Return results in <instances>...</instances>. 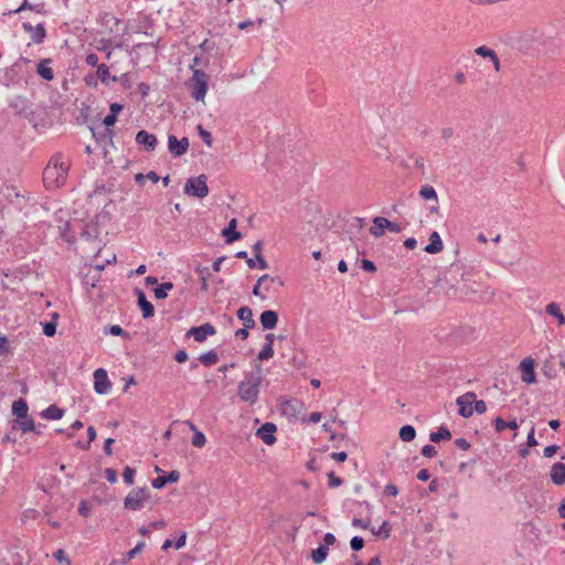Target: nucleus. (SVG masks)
I'll use <instances>...</instances> for the list:
<instances>
[{
	"mask_svg": "<svg viewBox=\"0 0 565 565\" xmlns=\"http://www.w3.org/2000/svg\"><path fill=\"white\" fill-rule=\"evenodd\" d=\"M387 218L382 216H376L373 218V225L370 228V234L374 237H381L384 234V231L387 230L385 224L387 223Z\"/></svg>",
	"mask_w": 565,
	"mask_h": 565,
	"instance_id": "412c9836",
	"label": "nucleus"
},
{
	"mask_svg": "<svg viewBox=\"0 0 565 565\" xmlns=\"http://www.w3.org/2000/svg\"><path fill=\"white\" fill-rule=\"evenodd\" d=\"M237 318L243 321V324L246 327V329H253L256 324L253 318V311L247 306H244L237 310Z\"/></svg>",
	"mask_w": 565,
	"mask_h": 565,
	"instance_id": "6ab92c4d",
	"label": "nucleus"
},
{
	"mask_svg": "<svg viewBox=\"0 0 565 565\" xmlns=\"http://www.w3.org/2000/svg\"><path fill=\"white\" fill-rule=\"evenodd\" d=\"M557 450H558V446H556V445L547 446L544 448V456L546 458H551L552 456H554L556 454Z\"/></svg>",
	"mask_w": 565,
	"mask_h": 565,
	"instance_id": "052dcab7",
	"label": "nucleus"
},
{
	"mask_svg": "<svg viewBox=\"0 0 565 565\" xmlns=\"http://www.w3.org/2000/svg\"><path fill=\"white\" fill-rule=\"evenodd\" d=\"M63 415L64 411L55 405H51L42 412V416L46 419H60Z\"/></svg>",
	"mask_w": 565,
	"mask_h": 565,
	"instance_id": "cd10ccee",
	"label": "nucleus"
},
{
	"mask_svg": "<svg viewBox=\"0 0 565 565\" xmlns=\"http://www.w3.org/2000/svg\"><path fill=\"white\" fill-rule=\"evenodd\" d=\"M136 142L142 146L146 151H153L157 147V137L146 130H139L136 135Z\"/></svg>",
	"mask_w": 565,
	"mask_h": 565,
	"instance_id": "ddd939ff",
	"label": "nucleus"
},
{
	"mask_svg": "<svg viewBox=\"0 0 565 565\" xmlns=\"http://www.w3.org/2000/svg\"><path fill=\"white\" fill-rule=\"evenodd\" d=\"M545 312L556 318L558 326L565 324V316L562 313L558 303L551 302L545 307Z\"/></svg>",
	"mask_w": 565,
	"mask_h": 565,
	"instance_id": "b1692460",
	"label": "nucleus"
},
{
	"mask_svg": "<svg viewBox=\"0 0 565 565\" xmlns=\"http://www.w3.org/2000/svg\"><path fill=\"white\" fill-rule=\"evenodd\" d=\"M172 288V282H163L153 290L154 297L157 299H166L168 297V291L171 290Z\"/></svg>",
	"mask_w": 565,
	"mask_h": 565,
	"instance_id": "473e14b6",
	"label": "nucleus"
},
{
	"mask_svg": "<svg viewBox=\"0 0 565 565\" xmlns=\"http://www.w3.org/2000/svg\"><path fill=\"white\" fill-rule=\"evenodd\" d=\"M56 332V324L53 321L45 322L43 324V333L46 337H53Z\"/></svg>",
	"mask_w": 565,
	"mask_h": 565,
	"instance_id": "79ce46f5",
	"label": "nucleus"
},
{
	"mask_svg": "<svg viewBox=\"0 0 565 565\" xmlns=\"http://www.w3.org/2000/svg\"><path fill=\"white\" fill-rule=\"evenodd\" d=\"M384 493L391 497H396L398 493V489L393 483H387L384 488Z\"/></svg>",
	"mask_w": 565,
	"mask_h": 565,
	"instance_id": "6e6d98bb",
	"label": "nucleus"
},
{
	"mask_svg": "<svg viewBox=\"0 0 565 565\" xmlns=\"http://www.w3.org/2000/svg\"><path fill=\"white\" fill-rule=\"evenodd\" d=\"M273 355H274L273 347H270V344H264L263 349L258 353V360H262V361L268 360V359L273 358Z\"/></svg>",
	"mask_w": 565,
	"mask_h": 565,
	"instance_id": "58836bf2",
	"label": "nucleus"
},
{
	"mask_svg": "<svg viewBox=\"0 0 565 565\" xmlns=\"http://www.w3.org/2000/svg\"><path fill=\"white\" fill-rule=\"evenodd\" d=\"M437 454V450L434 446L431 445H425L423 448H422V455L426 458H431L434 457L435 455Z\"/></svg>",
	"mask_w": 565,
	"mask_h": 565,
	"instance_id": "09e8293b",
	"label": "nucleus"
},
{
	"mask_svg": "<svg viewBox=\"0 0 565 565\" xmlns=\"http://www.w3.org/2000/svg\"><path fill=\"white\" fill-rule=\"evenodd\" d=\"M419 195L425 200H435L436 202L438 201L437 193H436L435 189L430 185L422 186V189L419 191Z\"/></svg>",
	"mask_w": 565,
	"mask_h": 565,
	"instance_id": "72a5a7b5",
	"label": "nucleus"
},
{
	"mask_svg": "<svg viewBox=\"0 0 565 565\" xmlns=\"http://www.w3.org/2000/svg\"><path fill=\"white\" fill-rule=\"evenodd\" d=\"M71 162L63 154L55 153L43 171V182L46 188H60L67 178Z\"/></svg>",
	"mask_w": 565,
	"mask_h": 565,
	"instance_id": "f257e3e1",
	"label": "nucleus"
},
{
	"mask_svg": "<svg viewBox=\"0 0 565 565\" xmlns=\"http://www.w3.org/2000/svg\"><path fill=\"white\" fill-rule=\"evenodd\" d=\"M330 457H331L333 460H337V461H339V462H343V461H345V460H347L348 455H347V452H344V451H340V452H332V454L330 455Z\"/></svg>",
	"mask_w": 565,
	"mask_h": 565,
	"instance_id": "680f3d73",
	"label": "nucleus"
},
{
	"mask_svg": "<svg viewBox=\"0 0 565 565\" xmlns=\"http://www.w3.org/2000/svg\"><path fill=\"white\" fill-rule=\"evenodd\" d=\"M42 8H43V4H35V6H33V4H30L28 2V0H24L23 3L18 9L9 11L8 14L19 13V12H21L23 10H26V9L33 10V11H36V12H41Z\"/></svg>",
	"mask_w": 565,
	"mask_h": 565,
	"instance_id": "f704fd0d",
	"label": "nucleus"
},
{
	"mask_svg": "<svg viewBox=\"0 0 565 565\" xmlns=\"http://www.w3.org/2000/svg\"><path fill=\"white\" fill-rule=\"evenodd\" d=\"M457 405L459 406V414L468 418L473 414V402H476V394L473 392H467L466 394L457 398Z\"/></svg>",
	"mask_w": 565,
	"mask_h": 565,
	"instance_id": "0eeeda50",
	"label": "nucleus"
},
{
	"mask_svg": "<svg viewBox=\"0 0 565 565\" xmlns=\"http://www.w3.org/2000/svg\"><path fill=\"white\" fill-rule=\"evenodd\" d=\"M184 193L189 196H196L203 199L209 194L206 184V175L201 174L196 178H190L184 184Z\"/></svg>",
	"mask_w": 565,
	"mask_h": 565,
	"instance_id": "39448f33",
	"label": "nucleus"
},
{
	"mask_svg": "<svg viewBox=\"0 0 565 565\" xmlns=\"http://www.w3.org/2000/svg\"><path fill=\"white\" fill-rule=\"evenodd\" d=\"M329 487L335 488L340 487L343 483V480L334 475V472L328 473Z\"/></svg>",
	"mask_w": 565,
	"mask_h": 565,
	"instance_id": "49530a36",
	"label": "nucleus"
},
{
	"mask_svg": "<svg viewBox=\"0 0 565 565\" xmlns=\"http://www.w3.org/2000/svg\"><path fill=\"white\" fill-rule=\"evenodd\" d=\"M28 404L24 399L14 401L12 404V413L17 415L18 419L25 418L28 416Z\"/></svg>",
	"mask_w": 565,
	"mask_h": 565,
	"instance_id": "a878e982",
	"label": "nucleus"
},
{
	"mask_svg": "<svg viewBox=\"0 0 565 565\" xmlns=\"http://www.w3.org/2000/svg\"><path fill=\"white\" fill-rule=\"evenodd\" d=\"M137 297H138V306L142 310V317L145 319L151 318L154 315V309L151 302L147 300V297L145 292L140 289L136 290Z\"/></svg>",
	"mask_w": 565,
	"mask_h": 565,
	"instance_id": "2eb2a0df",
	"label": "nucleus"
},
{
	"mask_svg": "<svg viewBox=\"0 0 565 565\" xmlns=\"http://www.w3.org/2000/svg\"><path fill=\"white\" fill-rule=\"evenodd\" d=\"M362 268L366 271L374 273L376 270V267L373 262L369 259L362 260Z\"/></svg>",
	"mask_w": 565,
	"mask_h": 565,
	"instance_id": "13d9d810",
	"label": "nucleus"
},
{
	"mask_svg": "<svg viewBox=\"0 0 565 565\" xmlns=\"http://www.w3.org/2000/svg\"><path fill=\"white\" fill-rule=\"evenodd\" d=\"M105 333H110L113 335H124L125 338H129V335L124 331L120 326H110L105 329Z\"/></svg>",
	"mask_w": 565,
	"mask_h": 565,
	"instance_id": "a19ab883",
	"label": "nucleus"
},
{
	"mask_svg": "<svg viewBox=\"0 0 565 565\" xmlns=\"http://www.w3.org/2000/svg\"><path fill=\"white\" fill-rule=\"evenodd\" d=\"M455 445L462 449V450H468L470 448V444L467 439L465 438H458L455 440Z\"/></svg>",
	"mask_w": 565,
	"mask_h": 565,
	"instance_id": "4d7b16f0",
	"label": "nucleus"
},
{
	"mask_svg": "<svg viewBox=\"0 0 565 565\" xmlns=\"http://www.w3.org/2000/svg\"><path fill=\"white\" fill-rule=\"evenodd\" d=\"M444 248L443 241L437 232H433L429 236V244L425 246L424 250L428 254L440 253Z\"/></svg>",
	"mask_w": 565,
	"mask_h": 565,
	"instance_id": "a211bd4d",
	"label": "nucleus"
},
{
	"mask_svg": "<svg viewBox=\"0 0 565 565\" xmlns=\"http://www.w3.org/2000/svg\"><path fill=\"white\" fill-rule=\"evenodd\" d=\"M90 510H92V508L86 500H82L79 502L78 513L81 515L87 518L90 514Z\"/></svg>",
	"mask_w": 565,
	"mask_h": 565,
	"instance_id": "c03bdc74",
	"label": "nucleus"
},
{
	"mask_svg": "<svg viewBox=\"0 0 565 565\" xmlns=\"http://www.w3.org/2000/svg\"><path fill=\"white\" fill-rule=\"evenodd\" d=\"M495 430L498 433L503 431L505 428L518 429V424L515 420L504 422L501 417H497L494 420Z\"/></svg>",
	"mask_w": 565,
	"mask_h": 565,
	"instance_id": "7c9ffc66",
	"label": "nucleus"
},
{
	"mask_svg": "<svg viewBox=\"0 0 565 565\" xmlns=\"http://www.w3.org/2000/svg\"><path fill=\"white\" fill-rule=\"evenodd\" d=\"M50 62L51 60L45 58L41 61L36 67L38 74L45 81H52L54 78L53 70L47 66Z\"/></svg>",
	"mask_w": 565,
	"mask_h": 565,
	"instance_id": "393cba45",
	"label": "nucleus"
},
{
	"mask_svg": "<svg viewBox=\"0 0 565 565\" xmlns=\"http://www.w3.org/2000/svg\"><path fill=\"white\" fill-rule=\"evenodd\" d=\"M199 361L204 364L205 366H211V365H214L217 363L218 361V355L215 351L211 350L206 353H202L200 356H199Z\"/></svg>",
	"mask_w": 565,
	"mask_h": 565,
	"instance_id": "c85d7f7f",
	"label": "nucleus"
},
{
	"mask_svg": "<svg viewBox=\"0 0 565 565\" xmlns=\"http://www.w3.org/2000/svg\"><path fill=\"white\" fill-rule=\"evenodd\" d=\"M192 97L203 102L207 92V75L201 70H194L189 81Z\"/></svg>",
	"mask_w": 565,
	"mask_h": 565,
	"instance_id": "7ed1b4c3",
	"label": "nucleus"
},
{
	"mask_svg": "<svg viewBox=\"0 0 565 565\" xmlns=\"http://www.w3.org/2000/svg\"><path fill=\"white\" fill-rule=\"evenodd\" d=\"M350 545L353 551H360L364 546V540L360 536H354L351 539Z\"/></svg>",
	"mask_w": 565,
	"mask_h": 565,
	"instance_id": "a18cd8bd",
	"label": "nucleus"
},
{
	"mask_svg": "<svg viewBox=\"0 0 565 565\" xmlns=\"http://www.w3.org/2000/svg\"><path fill=\"white\" fill-rule=\"evenodd\" d=\"M450 438H451V433L445 426L439 427L437 431H434L429 435V439L433 443H439L441 440H449Z\"/></svg>",
	"mask_w": 565,
	"mask_h": 565,
	"instance_id": "bb28decb",
	"label": "nucleus"
},
{
	"mask_svg": "<svg viewBox=\"0 0 565 565\" xmlns=\"http://www.w3.org/2000/svg\"><path fill=\"white\" fill-rule=\"evenodd\" d=\"M145 546L143 542H139L132 550L127 553V558L124 562L130 561L136 554H138L141 548Z\"/></svg>",
	"mask_w": 565,
	"mask_h": 565,
	"instance_id": "3c124183",
	"label": "nucleus"
},
{
	"mask_svg": "<svg viewBox=\"0 0 565 565\" xmlns=\"http://www.w3.org/2000/svg\"><path fill=\"white\" fill-rule=\"evenodd\" d=\"M327 555H328V547L320 545L318 548H316L311 552V559L315 563L320 564L326 559Z\"/></svg>",
	"mask_w": 565,
	"mask_h": 565,
	"instance_id": "2f4dec72",
	"label": "nucleus"
},
{
	"mask_svg": "<svg viewBox=\"0 0 565 565\" xmlns=\"http://www.w3.org/2000/svg\"><path fill=\"white\" fill-rule=\"evenodd\" d=\"M237 221L236 218H232L228 222L227 227H225L222 232V235L225 237V242L231 244L241 238V233L236 231Z\"/></svg>",
	"mask_w": 565,
	"mask_h": 565,
	"instance_id": "f3484780",
	"label": "nucleus"
},
{
	"mask_svg": "<svg viewBox=\"0 0 565 565\" xmlns=\"http://www.w3.org/2000/svg\"><path fill=\"white\" fill-rule=\"evenodd\" d=\"M105 477L110 483H115L117 481V472L113 468H107L105 470Z\"/></svg>",
	"mask_w": 565,
	"mask_h": 565,
	"instance_id": "5fc2aeb1",
	"label": "nucleus"
},
{
	"mask_svg": "<svg viewBox=\"0 0 565 565\" xmlns=\"http://www.w3.org/2000/svg\"><path fill=\"white\" fill-rule=\"evenodd\" d=\"M168 483L166 476H159L152 480V487L154 489H161Z\"/></svg>",
	"mask_w": 565,
	"mask_h": 565,
	"instance_id": "603ef678",
	"label": "nucleus"
},
{
	"mask_svg": "<svg viewBox=\"0 0 565 565\" xmlns=\"http://www.w3.org/2000/svg\"><path fill=\"white\" fill-rule=\"evenodd\" d=\"M264 282L277 284L279 287L284 286V281L279 277H273L267 274L260 276L253 287V295L262 300L266 299V295L260 289Z\"/></svg>",
	"mask_w": 565,
	"mask_h": 565,
	"instance_id": "f8f14e48",
	"label": "nucleus"
},
{
	"mask_svg": "<svg viewBox=\"0 0 565 565\" xmlns=\"http://www.w3.org/2000/svg\"><path fill=\"white\" fill-rule=\"evenodd\" d=\"M461 277L463 280L461 287H459L455 284H451L450 280H448V279L445 280V284L443 285V289H444L445 295L448 298H461L463 296H467L470 292H476V290H473L466 284V280L463 279V275H461Z\"/></svg>",
	"mask_w": 565,
	"mask_h": 565,
	"instance_id": "423d86ee",
	"label": "nucleus"
},
{
	"mask_svg": "<svg viewBox=\"0 0 565 565\" xmlns=\"http://www.w3.org/2000/svg\"><path fill=\"white\" fill-rule=\"evenodd\" d=\"M259 321H260L262 327L265 330H271V329L276 328V326H277L278 315L274 310H265L260 315Z\"/></svg>",
	"mask_w": 565,
	"mask_h": 565,
	"instance_id": "dca6fc26",
	"label": "nucleus"
},
{
	"mask_svg": "<svg viewBox=\"0 0 565 565\" xmlns=\"http://www.w3.org/2000/svg\"><path fill=\"white\" fill-rule=\"evenodd\" d=\"M150 499V491L148 488L132 489L124 500V505L128 510H141L145 503Z\"/></svg>",
	"mask_w": 565,
	"mask_h": 565,
	"instance_id": "20e7f679",
	"label": "nucleus"
},
{
	"mask_svg": "<svg viewBox=\"0 0 565 565\" xmlns=\"http://www.w3.org/2000/svg\"><path fill=\"white\" fill-rule=\"evenodd\" d=\"M189 145V139L185 137L180 140L173 135L168 137V148L174 157L184 154L188 151Z\"/></svg>",
	"mask_w": 565,
	"mask_h": 565,
	"instance_id": "1a4fd4ad",
	"label": "nucleus"
},
{
	"mask_svg": "<svg viewBox=\"0 0 565 565\" xmlns=\"http://www.w3.org/2000/svg\"><path fill=\"white\" fill-rule=\"evenodd\" d=\"M34 30H35V33L32 35V40L35 43L40 44L43 42L44 38L46 36V31H45L43 24H41V23L38 24Z\"/></svg>",
	"mask_w": 565,
	"mask_h": 565,
	"instance_id": "c9c22d12",
	"label": "nucleus"
},
{
	"mask_svg": "<svg viewBox=\"0 0 565 565\" xmlns=\"http://www.w3.org/2000/svg\"><path fill=\"white\" fill-rule=\"evenodd\" d=\"M263 245H264L263 241H257V242L253 245L252 249H253V252H254L255 257H256V256H263V254H262Z\"/></svg>",
	"mask_w": 565,
	"mask_h": 565,
	"instance_id": "e2e57ef3",
	"label": "nucleus"
},
{
	"mask_svg": "<svg viewBox=\"0 0 565 565\" xmlns=\"http://www.w3.org/2000/svg\"><path fill=\"white\" fill-rule=\"evenodd\" d=\"M117 121V116L114 115V114H108L105 118H104V125L109 127V126H114L115 122Z\"/></svg>",
	"mask_w": 565,
	"mask_h": 565,
	"instance_id": "0e129e2a",
	"label": "nucleus"
},
{
	"mask_svg": "<svg viewBox=\"0 0 565 565\" xmlns=\"http://www.w3.org/2000/svg\"><path fill=\"white\" fill-rule=\"evenodd\" d=\"M520 369L522 371V381L526 384H533L536 381L535 372H534V360L531 358H525L521 364Z\"/></svg>",
	"mask_w": 565,
	"mask_h": 565,
	"instance_id": "4468645a",
	"label": "nucleus"
},
{
	"mask_svg": "<svg viewBox=\"0 0 565 565\" xmlns=\"http://www.w3.org/2000/svg\"><path fill=\"white\" fill-rule=\"evenodd\" d=\"M97 76L98 78L103 82V83H106L107 79L109 78V68L106 64H100L98 67H97Z\"/></svg>",
	"mask_w": 565,
	"mask_h": 565,
	"instance_id": "ea45409f",
	"label": "nucleus"
},
{
	"mask_svg": "<svg viewBox=\"0 0 565 565\" xmlns=\"http://www.w3.org/2000/svg\"><path fill=\"white\" fill-rule=\"evenodd\" d=\"M215 333V328L211 323L206 322L200 327H192L186 332V337H192L194 341L202 343L206 340L207 335H214Z\"/></svg>",
	"mask_w": 565,
	"mask_h": 565,
	"instance_id": "6e6552de",
	"label": "nucleus"
},
{
	"mask_svg": "<svg viewBox=\"0 0 565 565\" xmlns=\"http://www.w3.org/2000/svg\"><path fill=\"white\" fill-rule=\"evenodd\" d=\"M386 228L390 230L391 232H394V233H399L402 232V227L399 224L397 223H394V222H391V221H387V223L385 224Z\"/></svg>",
	"mask_w": 565,
	"mask_h": 565,
	"instance_id": "69168bd1",
	"label": "nucleus"
},
{
	"mask_svg": "<svg viewBox=\"0 0 565 565\" xmlns=\"http://www.w3.org/2000/svg\"><path fill=\"white\" fill-rule=\"evenodd\" d=\"M110 388L107 372L104 369H97L94 372V390L97 394H107Z\"/></svg>",
	"mask_w": 565,
	"mask_h": 565,
	"instance_id": "9d476101",
	"label": "nucleus"
},
{
	"mask_svg": "<svg viewBox=\"0 0 565 565\" xmlns=\"http://www.w3.org/2000/svg\"><path fill=\"white\" fill-rule=\"evenodd\" d=\"M174 359H175L177 362L183 363V362H185L188 360V353L184 350H179L175 353Z\"/></svg>",
	"mask_w": 565,
	"mask_h": 565,
	"instance_id": "338daca9",
	"label": "nucleus"
},
{
	"mask_svg": "<svg viewBox=\"0 0 565 565\" xmlns=\"http://www.w3.org/2000/svg\"><path fill=\"white\" fill-rule=\"evenodd\" d=\"M473 411H476L478 414H483L487 411V404L484 401L480 399L473 402Z\"/></svg>",
	"mask_w": 565,
	"mask_h": 565,
	"instance_id": "864d4df0",
	"label": "nucleus"
},
{
	"mask_svg": "<svg viewBox=\"0 0 565 565\" xmlns=\"http://www.w3.org/2000/svg\"><path fill=\"white\" fill-rule=\"evenodd\" d=\"M476 54L482 57H490L495 71L500 70V61L495 54V52L487 46H479L476 49Z\"/></svg>",
	"mask_w": 565,
	"mask_h": 565,
	"instance_id": "5701e85b",
	"label": "nucleus"
},
{
	"mask_svg": "<svg viewBox=\"0 0 565 565\" xmlns=\"http://www.w3.org/2000/svg\"><path fill=\"white\" fill-rule=\"evenodd\" d=\"M430 478V473L427 469H422L417 472V479L420 481H427Z\"/></svg>",
	"mask_w": 565,
	"mask_h": 565,
	"instance_id": "774afa93",
	"label": "nucleus"
},
{
	"mask_svg": "<svg viewBox=\"0 0 565 565\" xmlns=\"http://www.w3.org/2000/svg\"><path fill=\"white\" fill-rule=\"evenodd\" d=\"M206 443V438L203 433L195 430L192 437V445L198 448H202Z\"/></svg>",
	"mask_w": 565,
	"mask_h": 565,
	"instance_id": "e433bc0d",
	"label": "nucleus"
},
{
	"mask_svg": "<svg viewBox=\"0 0 565 565\" xmlns=\"http://www.w3.org/2000/svg\"><path fill=\"white\" fill-rule=\"evenodd\" d=\"M264 380L263 367L259 363L255 364V370L248 373L245 379L238 384L237 395L249 405H254L258 401L259 386Z\"/></svg>",
	"mask_w": 565,
	"mask_h": 565,
	"instance_id": "f03ea898",
	"label": "nucleus"
},
{
	"mask_svg": "<svg viewBox=\"0 0 565 565\" xmlns=\"http://www.w3.org/2000/svg\"><path fill=\"white\" fill-rule=\"evenodd\" d=\"M277 427L274 423H265L260 428L257 429L256 436L260 438L266 445H274L276 441L275 433Z\"/></svg>",
	"mask_w": 565,
	"mask_h": 565,
	"instance_id": "9b49d317",
	"label": "nucleus"
},
{
	"mask_svg": "<svg viewBox=\"0 0 565 565\" xmlns=\"http://www.w3.org/2000/svg\"><path fill=\"white\" fill-rule=\"evenodd\" d=\"M550 476L555 484L561 486L565 483V465L562 462L554 463Z\"/></svg>",
	"mask_w": 565,
	"mask_h": 565,
	"instance_id": "aec40b11",
	"label": "nucleus"
},
{
	"mask_svg": "<svg viewBox=\"0 0 565 565\" xmlns=\"http://www.w3.org/2000/svg\"><path fill=\"white\" fill-rule=\"evenodd\" d=\"M53 557L57 563H63V562L70 563V559L67 558V554L65 553L64 550H57L56 552H54Z\"/></svg>",
	"mask_w": 565,
	"mask_h": 565,
	"instance_id": "8fccbe9b",
	"label": "nucleus"
},
{
	"mask_svg": "<svg viewBox=\"0 0 565 565\" xmlns=\"http://www.w3.org/2000/svg\"><path fill=\"white\" fill-rule=\"evenodd\" d=\"M12 429H20L22 433H28L35 430V425L31 417H25L17 419L12 425Z\"/></svg>",
	"mask_w": 565,
	"mask_h": 565,
	"instance_id": "4be33fe9",
	"label": "nucleus"
},
{
	"mask_svg": "<svg viewBox=\"0 0 565 565\" xmlns=\"http://www.w3.org/2000/svg\"><path fill=\"white\" fill-rule=\"evenodd\" d=\"M166 478L168 483L177 482L180 479V472L178 470H172L166 476Z\"/></svg>",
	"mask_w": 565,
	"mask_h": 565,
	"instance_id": "bf43d9fd",
	"label": "nucleus"
},
{
	"mask_svg": "<svg viewBox=\"0 0 565 565\" xmlns=\"http://www.w3.org/2000/svg\"><path fill=\"white\" fill-rule=\"evenodd\" d=\"M199 136L207 147H212L213 138L212 135L205 130L201 125L198 126Z\"/></svg>",
	"mask_w": 565,
	"mask_h": 565,
	"instance_id": "4c0bfd02",
	"label": "nucleus"
},
{
	"mask_svg": "<svg viewBox=\"0 0 565 565\" xmlns=\"http://www.w3.org/2000/svg\"><path fill=\"white\" fill-rule=\"evenodd\" d=\"M390 530H391V526H390L388 522L385 521V522L382 523V525L380 526V529L377 531L372 529V532L375 535H383L384 537H387L388 533H390Z\"/></svg>",
	"mask_w": 565,
	"mask_h": 565,
	"instance_id": "de8ad7c7",
	"label": "nucleus"
},
{
	"mask_svg": "<svg viewBox=\"0 0 565 565\" xmlns=\"http://www.w3.org/2000/svg\"><path fill=\"white\" fill-rule=\"evenodd\" d=\"M416 437V430L413 426L411 425H405L403 426L401 429H399V438L403 440V441H412L414 440Z\"/></svg>",
	"mask_w": 565,
	"mask_h": 565,
	"instance_id": "c756f323",
	"label": "nucleus"
},
{
	"mask_svg": "<svg viewBox=\"0 0 565 565\" xmlns=\"http://www.w3.org/2000/svg\"><path fill=\"white\" fill-rule=\"evenodd\" d=\"M134 476H135V470L132 468H130L129 466H127L124 469V473H122L124 481L127 484H132L134 483Z\"/></svg>",
	"mask_w": 565,
	"mask_h": 565,
	"instance_id": "37998d69",
	"label": "nucleus"
}]
</instances>
